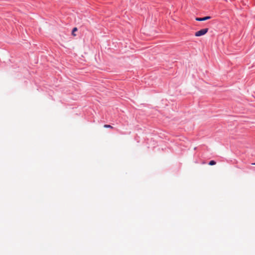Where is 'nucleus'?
I'll return each instance as SVG.
<instances>
[{"label": "nucleus", "instance_id": "nucleus-1", "mask_svg": "<svg viewBox=\"0 0 255 255\" xmlns=\"http://www.w3.org/2000/svg\"><path fill=\"white\" fill-rule=\"evenodd\" d=\"M208 31V28H204L202 29L197 32H195V35L196 36H201L202 35H205Z\"/></svg>", "mask_w": 255, "mask_h": 255}, {"label": "nucleus", "instance_id": "nucleus-2", "mask_svg": "<svg viewBox=\"0 0 255 255\" xmlns=\"http://www.w3.org/2000/svg\"><path fill=\"white\" fill-rule=\"evenodd\" d=\"M211 18V17L210 16H205V17H202V18H200V17H196V20L197 21H205V20H208V19H209Z\"/></svg>", "mask_w": 255, "mask_h": 255}, {"label": "nucleus", "instance_id": "nucleus-3", "mask_svg": "<svg viewBox=\"0 0 255 255\" xmlns=\"http://www.w3.org/2000/svg\"><path fill=\"white\" fill-rule=\"evenodd\" d=\"M104 127L105 128H113V127L109 125H105L104 126Z\"/></svg>", "mask_w": 255, "mask_h": 255}, {"label": "nucleus", "instance_id": "nucleus-4", "mask_svg": "<svg viewBox=\"0 0 255 255\" xmlns=\"http://www.w3.org/2000/svg\"><path fill=\"white\" fill-rule=\"evenodd\" d=\"M209 164L210 165H214L216 164V162L214 160H211L209 162Z\"/></svg>", "mask_w": 255, "mask_h": 255}, {"label": "nucleus", "instance_id": "nucleus-5", "mask_svg": "<svg viewBox=\"0 0 255 255\" xmlns=\"http://www.w3.org/2000/svg\"><path fill=\"white\" fill-rule=\"evenodd\" d=\"M77 31V28L76 27H74L73 29V30H72V34L74 36H75V34H74V32Z\"/></svg>", "mask_w": 255, "mask_h": 255}, {"label": "nucleus", "instance_id": "nucleus-6", "mask_svg": "<svg viewBox=\"0 0 255 255\" xmlns=\"http://www.w3.org/2000/svg\"><path fill=\"white\" fill-rule=\"evenodd\" d=\"M252 164H253V165H255V163H253Z\"/></svg>", "mask_w": 255, "mask_h": 255}]
</instances>
